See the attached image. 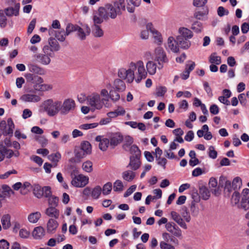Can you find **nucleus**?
Instances as JSON below:
<instances>
[{
	"instance_id": "f257e3e1",
	"label": "nucleus",
	"mask_w": 249,
	"mask_h": 249,
	"mask_svg": "<svg viewBox=\"0 0 249 249\" xmlns=\"http://www.w3.org/2000/svg\"><path fill=\"white\" fill-rule=\"evenodd\" d=\"M60 101L48 99L44 100L40 105L39 112L46 113L49 117H53L60 113Z\"/></svg>"
},
{
	"instance_id": "f03ea898",
	"label": "nucleus",
	"mask_w": 249,
	"mask_h": 249,
	"mask_svg": "<svg viewBox=\"0 0 249 249\" xmlns=\"http://www.w3.org/2000/svg\"><path fill=\"white\" fill-rule=\"evenodd\" d=\"M134 62H130L127 68H120L118 71V76L122 80H125L128 83H131L135 79L134 71Z\"/></svg>"
},
{
	"instance_id": "7ed1b4c3",
	"label": "nucleus",
	"mask_w": 249,
	"mask_h": 249,
	"mask_svg": "<svg viewBox=\"0 0 249 249\" xmlns=\"http://www.w3.org/2000/svg\"><path fill=\"white\" fill-rule=\"evenodd\" d=\"M106 98L101 99L100 95L97 92H93L89 95L86 98L87 103L90 106L92 109H101L103 107L104 101Z\"/></svg>"
},
{
	"instance_id": "20e7f679",
	"label": "nucleus",
	"mask_w": 249,
	"mask_h": 249,
	"mask_svg": "<svg viewBox=\"0 0 249 249\" xmlns=\"http://www.w3.org/2000/svg\"><path fill=\"white\" fill-rule=\"evenodd\" d=\"M134 71L135 70L136 71L134 80L137 83H139L142 79L146 78L147 72L145 69L144 63L142 60H139L134 62Z\"/></svg>"
},
{
	"instance_id": "39448f33",
	"label": "nucleus",
	"mask_w": 249,
	"mask_h": 249,
	"mask_svg": "<svg viewBox=\"0 0 249 249\" xmlns=\"http://www.w3.org/2000/svg\"><path fill=\"white\" fill-rule=\"evenodd\" d=\"M76 107L75 101L72 98H67L64 100L62 103L60 101V114L61 115H67L70 112L73 111Z\"/></svg>"
},
{
	"instance_id": "423d86ee",
	"label": "nucleus",
	"mask_w": 249,
	"mask_h": 249,
	"mask_svg": "<svg viewBox=\"0 0 249 249\" xmlns=\"http://www.w3.org/2000/svg\"><path fill=\"white\" fill-rule=\"evenodd\" d=\"M100 12L105 20H107L109 18L114 19L118 15H119L112 4H107L104 7H100Z\"/></svg>"
},
{
	"instance_id": "0eeeda50",
	"label": "nucleus",
	"mask_w": 249,
	"mask_h": 249,
	"mask_svg": "<svg viewBox=\"0 0 249 249\" xmlns=\"http://www.w3.org/2000/svg\"><path fill=\"white\" fill-rule=\"evenodd\" d=\"M155 60L158 62L159 66L162 68V64L168 61L166 54L163 49L161 47H157L154 51Z\"/></svg>"
},
{
	"instance_id": "6e6552de",
	"label": "nucleus",
	"mask_w": 249,
	"mask_h": 249,
	"mask_svg": "<svg viewBox=\"0 0 249 249\" xmlns=\"http://www.w3.org/2000/svg\"><path fill=\"white\" fill-rule=\"evenodd\" d=\"M89 177L82 174H78L71 179V184L77 188L85 187L89 182Z\"/></svg>"
},
{
	"instance_id": "1a4fd4ad",
	"label": "nucleus",
	"mask_w": 249,
	"mask_h": 249,
	"mask_svg": "<svg viewBox=\"0 0 249 249\" xmlns=\"http://www.w3.org/2000/svg\"><path fill=\"white\" fill-rule=\"evenodd\" d=\"M107 137L109 139L110 146L112 148L117 146L123 140V136L119 132L109 133Z\"/></svg>"
},
{
	"instance_id": "9d476101",
	"label": "nucleus",
	"mask_w": 249,
	"mask_h": 249,
	"mask_svg": "<svg viewBox=\"0 0 249 249\" xmlns=\"http://www.w3.org/2000/svg\"><path fill=\"white\" fill-rule=\"evenodd\" d=\"M165 48L168 51H171L174 53H178L179 52V46L177 39L170 36L168 39L165 45Z\"/></svg>"
},
{
	"instance_id": "9b49d317",
	"label": "nucleus",
	"mask_w": 249,
	"mask_h": 249,
	"mask_svg": "<svg viewBox=\"0 0 249 249\" xmlns=\"http://www.w3.org/2000/svg\"><path fill=\"white\" fill-rule=\"evenodd\" d=\"M166 230L174 236L180 238L182 236L180 229L174 222H169L165 225Z\"/></svg>"
},
{
	"instance_id": "f8f14e48",
	"label": "nucleus",
	"mask_w": 249,
	"mask_h": 249,
	"mask_svg": "<svg viewBox=\"0 0 249 249\" xmlns=\"http://www.w3.org/2000/svg\"><path fill=\"white\" fill-rule=\"evenodd\" d=\"M40 80L38 82L35 81L33 84V88L35 90L37 91H46L52 89V86L50 85L44 84V81L42 77L39 76Z\"/></svg>"
},
{
	"instance_id": "ddd939ff",
	"label": "nucleus",
	"mask_w": 249,
	"mask_h": 249,
	"mask_svg": "<svg viewBox=\"0 0 249 249\" xmlns=\"http://www.w3.org/2000/svg\"><path fill=\"white\" fill-rule=\"evenodd\" d=\"M48 33L51 36H54L60 42H64L65 40L66 37L68 36L64 29L54 30L53 29L50 28L48 30Z\"/></svg>"
},
{
	"instance_id": "4468645a",
	"label": "nucleus",
	"mask_w": 249,
	"mask_h": 249,
	"mask_svg": "<svg viewBox=\"0 0 249 249\" xmlns=\"http://www.w3.org/2000/svg\"><path fill=\"white\" fill-rule=\"evenodd\" d=\"M77 36L81 40H84L87 36L89 35L90 33V29L87 24L83 25L82 27L78 25L76 29Z\"/></svg>"
},
{
	"instance_id": "2eb2a0df",
	"label": "nucleus",
	"mask_w": 249,
	"mask_h": 249,
	"mask_svg": "<svg viewBox=\"0 0 249 249\" xmlns=\"http://www.w3.org/2000/svg\"><path fill=\"white\" fill-rule=\"evenodd\" d=\"M20 99L24 102L37 103L41 100V97L34 93H26L22 95Z\"/></svg>"
},
{
	"instance_id": "dca6fc26",
	"label": "nucleus",
	"mask_w": 249,
	"mask_h": 249,
	"mask_svg": "<svg viewBox=\"0 0 249 249\" xmlns=\"http://www.w3.org/2000/svg\"><path fill=\"white\" fill-rule=\"evenodd\" d=\"M172 219L177 223L179 227L181 228L186 230L188 228V226L184 221L183 219L181 217L177 212L175 211H172L170 213Z\"/></svg>"
},
{
	"instance_id": "f3484780",
	"label": "nucleus",
	"mask_w": 249,
	"mask_h": 249,
	"mask_svg": "<svg viewBox=\"0 0 249 249\" xmlns=\"http://www.w3.org/2000/svg\"><path fill=\"white\" fill-rule=\"evenodd\" d=\"M95 140L99 142V147L103 151H106L110 146L109 140L107 137H105L102 136H97L95 138Z\"/></svg>"
},
{
	"instance_id": "a211bd4d",
	"label": "nucleus",
	"mask_w": 249,
	"mask_h": 249,
	"mask_svg": "<svg viewBox=\"0 0 249 249\" xmlns=\"http://www.w3.org/2000/svg\"><path fill=\"white\" fill-rule=\"evenodd\" d=\"M242 200L241 201V208L245 210L249 209V189H244L241 194Z\"/></svg>"
},
{
	"instance_id": "6ab92c4d",
	"label": "nucleus",
	"mask_w": 249,
	"mask_h": 249,
	"mask_svg": "<svg viewBox=\"0 0 249 249\" xmlns=\"http://www.w3.org/2000/svg\"><path fill=\"white\" fill-rule=\"evenodd\" d=\"M20 8L19 3H16L14 6H11L4 9V12L6 16L12 17L13 16H17L19 14V10Z\"/></svg>"
},
{
	"instance_id": "aec40b11",
	"label": "nucleus",
	"mask_w": 249,
	"mask_h": 249,
	"mask_svg": "<svg viewBox=\"0 0 249 249\" xmlns=\"http://www.w3.org/2000/svg\"><path fill=\"white\" fill-rule=\"evenodd\" d=\"M178 33V35L177 36L189 39H191L194 35L191 30L183 27L179 28Z\"/></svg>"
},
{
	"instance_id": "412c9836",
	"label": "nucleus",
	"mask_w": 249,
	"mask_h": 249,
	"mask_svg": "<svg viewBox=\"0 0 249 249\" xmlns=\"http://www.w3.org/2000/svg\"><path fill=\"white\" fill-rule=\"evenodd\" d=\"M141 165L140 157H134V155L130 156L128 166H129L132 170L134 171L138 170L140 167Z\"/></svg>"
},
{
	"instance_id": "4be33fe9",
	"label": "nucleus",
	"mask_w": 249,
	"mask_h": 249,
	"mask_svg": "<svg viewBox=\"0 0 249 249\" xmlns=\"http://www.w3.org/2000/svg\"><path fill=\"white\" fill-rule=\"evenodd\" d=\"M51 56H52L44 53H43V54L38 53L34 56L39 63L45 65H48L50 63L51 61L50 57Z\"/></svg>"
},
{
	"instance_id": "5701e85b",
	"label": "nucleus",
	"mask_w": 249,
	"mask_h": 249,
	"mask_svg": "<svg viewBox=\"0 0 249 249\" xmlns=\"http://www.w3.org/2000/svg\"><path fill=\"white\" fill-rule=\"evenodd\" d=\"M1 150L4 155V157H6L8 159H10L12 158L13 156H15L16 157H18L19 155V152L18 151H16L14 152L11 149H7L5 146L3 145L2 143H1Z\"/></svg>"
},
{
	"instance_id": "b1692460",
	"label": "nucleus",
	"mask_w": 249,
	"mask_h": 249,
	"mask_svg": "<svg viewBox=\"0 0 249 249\" xmlns=\"http://www.w3.org/2000/svg\"><path fill=\"white\" fill-rule=\"evenodd\" d=\"M106 88L109 90V98H110L113 102H116L120 99V96L119 94L114 89L111 84H107Z\"/></svg>"
},
{
	"instance_id": "393cba45",
	"label": "nucleus",
	"mask_w": 249,
	"mask_h": 249,
	"mask_svg": "<svg viewBox=\"0 0 249 249\" xmlns=\"http://www.w3.org/2000/svg\"><path fill=\"white\" fill-rule=\"evenodd\" d=\"M58 226V223L54 219L50 218L47 223V231L48 233H54Z\"/></svg>"
},
{
	"instance_id": "a878e982",
	"label": "nucleus",
	"mask_w": 249,
	"mask_h": 249,
	"mask_svg": "<svg viewBox=\"0 0 249 249\" xmlns=\"http://www.w3.org/2000/svg\"><path fill=\"white\" fill-rule=\"evenodd\" d=\"M45 213L47 216L55 219L59 216V211L55 207L49 206L46 209Z\"/></svg>"
},
{
	"instance_id": "bb28decb",
	"label": "nucleus",
	"mask_w": 249,
	"mask_h": 249,
	"mask_svg": "<svg viewBox=\"0 0 249 249\" xmlns=\"http://www.w3.org/2000/svg\"><path fill=\"white\" fill-rule=\"evenodd\" d=\"M176 39L178 41L179 46L180 48L184 50H187L190 47L191 43L189 40V39L182 38L178 36L176 37Z\"/></svg>"
},
{
	"instance_id": "cd10ccee",
	"label": "nucleus",
	"mask_w": 249,
	"mask_h": 249,
	"mask_svg": "<svg viewBox=\"0 0 249 249\" xmlns=\"http://www.w3.org/2000/svg\"><path fill=\"white\" fill-rule=\"evenodd\" d=\"M104 17L101 14L100 12V7L99 8L98 11L95 12L93 14L92 20L93 24L100 25L104 21Z\"/></svg>"
},
{
	"instance_id": "c85d7f7f",
	"label": "nucleus",
	"mask_w": 249,
	"mask_h": 249,
	"mask_svg": "<svg viewBox=\"0 0 249 249\" xmlns=\"http://www.w3.org/2000/svg\"><path fill=\"white\" fill-rule=\"evenodd\" d=\"M112 5L115 7L120 15L122 14L123 11L125 10V0H116Z\"/></svg>"
},
{
	"instance_id": "c756f323",
	"label": "nucleus",
	"mask_w": 249,
	"mask_h": 249,
	"mask_svg": "<svg viewBox=\"0 0 249 249\" xmlns=\"http://www.w3.org/2000/svg\"><path fill=\"white\" fill-rule=\"evenodd\" d=\"M91 32L93 36L96 37H101L104 35V31L100 25L93 24Z\"/></svg>"
},
{
	"instance_id": "7c9ffc66",
	"label": "nucleus",
	"mask_w": 249,
	"mask_h": 249,
	"mask_svg": "<svg viewBox=\"0 0 249 249\" xmlns=\"http://www.w3.org/2000/svg\"><path fill=\"white\" fill-rule=\"evenodd\" d=\"M34 238L39 239L42 238L45 235V231L43 227L41 226L35 228L32 232Z\"/></svg>"
},
{
	"instance_id": "2f4dec72",
	"label": "nucleus",
	"mask_w": 249,
	"mask_h": 249,
	"mask_svg": "<svg viewBox=\"0 0 249 249\" xmlns=\"http://www.w3.org/2000/svg\"><path fill=\"white\" fill-rule=\"evenodd\" d=\"M74 153L75 156L74 161L77 162H80L82 159L88 155L79 147L76 148L74 149Z\"/></svg>"
},
{
	"instance_id": "473e14b6",
	"label": "nucleus",
	"mask_w": 249,
	"mask_h": 249,
	"mask_svg": "<svg viewBox=\"0 0 249 249\" xmlns=\"http://www.w3.org/2000/svg\"><path fill=\"white\" fill-rule=\"evenodd\" d=\"M128 6L127 10L129 13H133L135 7L139 6L141 2V0H127Z\"/></svg>"
},
{
	"instance_id": "72a5a7b5",
	"label": "nucleus",
	"mask_w": 249,
	"mask_h": 249,
	"mask_svg": "<svg viewBox=\"0 0 249 249\" xmlns=\"http://www.w3.org/2000/svg\"><path fill=\"white\" fill-rule=\"evenodd\" d=\"M136 176V173L132 170H126L122 173V178L128 181L131 182L132 181Z\"/></svg>"
},
{
	"instance_id": "f704fd0d",
	"label": "nucleus",
	"mask_w": 249,
	"mask_h": 249,
	"mask_svg": "<svg viewBox=\"0 0 249 249\" xmlns=\"http://www.w3.org/2000/svg\"><path fill=\"white\" fill-rule=\"evenodd\" d=\"M123 80L120 78L117 79L114 81V89L119 92H122L125 89V84Z\"/></svg>"
},
{
	"instance_id": "c9c22d12",
	"label": "nucleus",
	"mask_w": 249,
	"mask_h": 249,
	"mask_svg": "<svg viewBox=\"0 0 249 249\" xmlns=\"http://www.w3.org/2000/svg\"><path fill=\"white\" fill-rule=\"evenodd\" d=\"M147 72L150 75H154L157 71V64L153 61H148L146 64Z\"/></svg>"
},
{
	"instance_id": "e433bc0d",
	"label": "nucleus",
	"mask_w": 249,
	"mask_h": 249,
	"mask_svg": "<svg viewBox=\"0 0 249 249\" xmlns=\"http://www.w3.org/2000/svg\"><path fill=\"white\" fill-rule=\"evenodd\" d=\"M7 129L6 127L4 129V131L3 132L4 135H12L13 133V130L15 128V125L13 121L11 118H8L7 119Z\"/></svg>"
},
{
	"instance_id": "4c0bfd02",
	"label": "nucleus",
	"mask_w": 249,
	"mask_h": 249,
	"mask_svg": "<svg viewBox=\"0 0 249 249\" xmlns=\"http://www.w3.org/2000/svg\"><path fill=\"white\" fill-rule=\"evenodd\" d=\"M41 216V214L39 212H36L30 213L28 216V220L30 223H36Z\"/></svg>"
},
{
	"instance_id": "58836bf2",
	"label": "nucleus",
	"mask_w": 249,
	"mask_h": 249,
	"mask_svg": "<svg viewBox=\"0 0 249 249\" xmlns=\"http://www.w3.org/2000/svg\"><path fill=\"white\" fill-rule=\"evenodd\" d=\"M29 71L35 73L42 74L43 73V70L40 67H38L37 65L29 63L27 65Z\"/></svg>"
},
{
	"instance_id": "ea45409f",
	"label": "nucleus",
	"mask_w": 249,
	"mask_h": 249,
	"mask_svg": "<svg viewBox=\"0 0 249 249\" xmlns=\"http://www.w3.org/2000/svg\"><path fill=\"white\" fill-rule=\"evenodd\" d=\"M80 148L86 154L89 155L91 153V145L88 141H83L80 144Z\"/></svg>"
},
{
	"instance_id": "a19ab883",
	"label": "nucleus",
	"mask_w": 249,
	"mask_h": 249,
	"mask_svg": "<svg viewBox=\"0 0 249 249\" xmlns=\"http://www.w3.org/2000/svg\"><path fill=\"white\" fill-rule=\"evenodd\" d=\"M199 192L201 198L205 200H208L211 195L208 189L204 186H202L199 188Z\"/></svg>"
},
{
	"instance_id": "79ce46f5",
	"label": "nucleus",
	"mask_w": 249,
	"mask_h": 249,
	"mask_svg": "<svg viewBox=\"0 0 249 249\" xmlns=\"http://www.w3.org/2000/svg\"><path fill=\"white\" fill-rule=\"evenodd\" d=\"M49 46L52 48L53 51L54 52L58 51L60 47L57 40L53 37H51L48 39V43Z\"/></svg>"
},
{
	"instance_id": "37998d69",
	"label": "nucleus",
	"mask_w": 249,
	"mask_h": 249,
	"mask_svg": "<svg viewBox=\"0 0 249 249\" xmlns=\"http://www.w3.org/2000/svg\"><path fill=\"white\" fill-rule=\"evenodd\" d=\"M42 187L39 184H34L33 186V194L36 197L38 198H41L43 197V194L41 192Z\"/></svg>"
},
{
	"instance_id": "c03bdc74",
	"label": "nucleus",
	"mask_w": 249,
	"mask_h": 249,
	"mask_svg": "<svg viewBox=\"0 0 249 249\" xmlns=\"http://www.w3.org/2000/svg\"><path fill=\"white\" fill-rule=\"evenodd\" d=\"M242 200L241 195L237 192H234L231 196V201L233 205H239L241 206V201Z\"/></svg>"
},
{
	"instance_id": "a18cd8bd",
	"label": "nucleus",
	"mask_w": 249,
	"mask_h": 249,
	"mask_svg": "<svg viewBox=\"0 0 249 249\" xmlns=\"http://www.w3.org/2000/svg\"><path fill=\"white\" fill-rule=\"evenodd\" d=\"M182 212H181V217L183 219L184 221L186 222H190L191 220V217L189 212L188 211L187 207H183L182 208Z\"/></svg>"
},
{
	"instance_id": "49530a36",
	"label": "nucleus",
	"mask_w": 249,
	"mask_h": 249,
	"mask_svg": "<svg viewBox=\"0 0 249 249\" xmlns=\"http://www.w3.org/2000/svg\"><path fill=\"white\" fill-rule=\"evenodd\" d=\"M1 223L3 229H8L11 226L10 216L9 214L4 215L1 218Z\"/></svg>"
},
{
	"instance_id": "de8ad7c7",
	"label": "nucleus",
	"mask_w": 249,
	"mask_h": 249,
	"mask_svg": "<svg viewBox=\"0 0 249 249\" xmlns=\"http://www.w3.org/2000/svg\"><path fill=\"white\" fill-rule=\"evenodd\" d=\"M124 144L123 147L124 149L126 150L127 148H129L130 145L133 143L134 140L133 138L130 136H125L123 137Z\"/></svg>"
},
{
	"instance_id": "09e8293b",
	"label": "nucleus",
	"mask_w": 249,
	"mask_h": 249,
	"mask_svg": "<svg viewBox=\"0 0 249 249\" xmlns=\"http://www.w3.org/2000/svg\"><path fill=\"white\" fill-rule=\"evenodd\" d=\"M209 62L212 64L219 65L221 63V57L215 53H212L209 57Z\"/></svg>"
},
{
	"instance_id": "8fccbe9b",
	"label": "nucleus",
	"mask_w": 249,
	"mask_h": 249,
	"mask_svg": "<svg viewBox=\"0 0 249 249\" xmlns=\"http://www.w3.org/2000/svg\"><path fill=\"white\" fill-rule=\"evenodd\" d=\"M47 198H48V202L49 206L56 207L57 206L59 201V198L58 197L51 194Z\"/></svg>"
},
{
	"instance_id": "3c124183",
	"label": "nucleus",
	"mask_w": 249,
	"mask_h": 249,
	"mask_svg": "<svg viewBox=\"0 0 249 249\" xmlns=\"http://www.w3.org/2000/svg\"><path fill=\"white\" fill-rule=\"evenodd\" d=\"M24 76L26 78L27 82H31L33 84L35 81L38 82V80H40L39 76L35 75L30 73H26L24 75Z\"/></svg>"
},
{
	"instance_id": "603ef678",
	"label": "nucleus",
	"mask_w": 249,
	"mask_h": 249,
	"mask_svg": "<svg viewBox=\"0 0 249 249\" xmlns=\"http://www.w3.org/2000/svg\"><path fill=\"white\" fill-rule=\"evenodd\" d=\"M102 192V188L100 186L95 187L91 190V196L93 198L97 199L99 198Z\"/></svg>"
},
{
	"instance_id": "864d4df0",
	"label": "nucleus",
	"mask_w": 249,
	"mask_h": 249,
	"mask_svg": "<svg viewBox=\"0 0 249 249\" xmlns=\"http://www.w3.org/2000/svg\"><path fill=\"white\" fill-rule=\"evenodd\" d=\"M190 208L192 215L193 216H197L199 213V208L194 201L191 202Z\"/></svg>"
},
{
	"instance_id": "5fc2aeb1",
	"label": "nucleus",
	"mask_w": 249,
	"mask_h": 249,
	"mask_svg": "<svg viewBox=\"0 0 249 249\" xmlns=\"http://www.w3.org/2000/svg\"><path fill=\"white\" fill-rule=\"evenodd\" d=\"M77 28V25L73 24L72 23H68L66 26V31H65L66 35L69 36L71 33L76 31Z\"/></svg>"
},
{
	"instance_id": "6e6d98bb",
	"label": "nucleus",
	"mask_w": 249,
	"mask_h": 249,
	"mask_svg": "<svg viewBox=\"0 0 249 249\" xmlns=\"http://www.w3.org/2000/svg\"><path fill=\"white\" fill-rule=\"evenodd\" d=\"M153 37L154 39V41L158 45L162 43L163 39L161 35L157 30L152 33Z\"/></svg>"
},
{
	"instance_id": "4d7b16f0",
	"label": "nucleus",
	"mask_w": 249,
	"mask_h": 249,
	"mask_svg": "<svg viewBox=\"0 0 249 249\" xmlns=\"http://www.w3.org/2000/svg\"><path fill=\"white\" fill-rule=\"evenodd\" d=\"M130 152L134 157H141V152L138 147L136 145H133L130 148Z\"/></svg>"
},
{
	"instance_id": "13d9d810",
	"label": "nucleus",
	"mask_w": 249,
	"mask_h": 249,
	"mask_svg": "<svg viewBox=\"0 0 249 249\" xmlns=\"http://www.w3.org/2000/svg\"><path fill=\"white\" fill-rule=\"evenodd\" d=\"M61 156L59 152L52 154L48 156V159L51 161L57 163L61 159Z\"/></svg>"
},
{
	"instance_id": "bf43d9fd",
	"label": "nucleus",
	"mask_w": 249,
	"mask_h": 249,
	"mask_svg": "<svg viewBox=\"0 0 249 249\" xmlns=\"http://www.w3.org/2000/svg\"><path fill=\"white\" fill-rule=\"evenodd\" d=\"M82 169L86 172H91L92 171V163L89 160L84 162L82 164Z\"/></svg>"
},
{
	"instance_id": "052dcab7",
	"label": "nucleus",
	"mask_w": 249,
	"mask_h": 249,
	"mask_svg": "<svg viewBox=\"0 0 249 249\" xmlns=\"http://www.w3.org/2000/svg\"><path fill=\"white\" fill-rule=\"evenodd\" d=\"M112 189V185L111 182H107L103 187V194L104 195H107L110 194Z\"/></svg>"
},
{
	"instance_id": "680f3d73",
	"label": "nucleus",
	"mask_w": 249,
	"mask_h": 249,
	"mask_svg": "<svg viewBox=\"0 0 249 249\" xmlns=\"http://www.w3.org/2000/svg\"><path fill=\"white\" fill-rule=\"evenodd\" d=\"M124 185L123 182L120 180H117L114 183L113 190L115 192H121L123 190Z\"/></svg>"
},
{
	"instance_id": "e2e57ef3",
	"label": "nucleus",
	"mask_w": 249,
	"mask_h": 249,
	"mask_svg": "<svg viewBox=\"0 0 249 249\" xmlns=\"http://www.w3.org/2000/svg\"><path fill=\"white\" fill-rule=\"evenodd\" d=\"M192 29L196 33H200L203 29L202 24L199 21L194 22L192 24Z\"/></svg>"
},
{
	"instance_id": "0e129e2a",
	"label": "nucleus",
	"mask_w": 249,
	"mask_h": 249,
	"mask_svg": "<svg viewBox=\"0 0 249 249\" xmlns=\"http://www.w3.org/2000/svg\"><path fill=\"white\" fill-rule=\"evenodd\" d=\"M98 125V124L96 123L91 124H85L79 126V128L81 129L88 130L96 127Z\"/></svg>"
},
{
	"instance_id": "69168bd1",
	"label": "nucleus",
	"mask_w": 249,
	"mask_h": 249,
	"mask_svg": "<svg viewBox=\"0 0 249 249\" xmlns=\"http://www.w3.org/2000/svg\"><path fill=\"white\" fill-rule=\"evenodd\" d=\"M162 238L163 240L162 241L166 242H175V238L169 233L167 232H163L162 233Z\"/></svg>"
},
{
	"instance_id": "338daca9",
	"label": "nucleus",
	"mask_w": 249,
	"mask_h": 249,
	"mask_svg": "<svg viewBox=\"0 0 249 249\" xmlns=\"http://www.w3.org/2000/svg\"><path fill=\"white\" fill-rule=\"evenodd\" d=\"M160 249H175V248L173 245L166 241H160Z\"/></svg>"
},
{
	"instance_id": "774afa93",
	"label": "nucleus",
	"mask_w": 249,
	"mask_h": 249,
	"mask_svg": "<svg viewBox=\"0 0 249 249\" xmlns=\"http://www.w3.org/2000/svg\"><path fill=\"white\" fill-rule=\"evenodd\" d=\"M167 91V89L164 86H160L157 88L156 95L159 97H162Z\"/></svg>"
}]
</instances>
